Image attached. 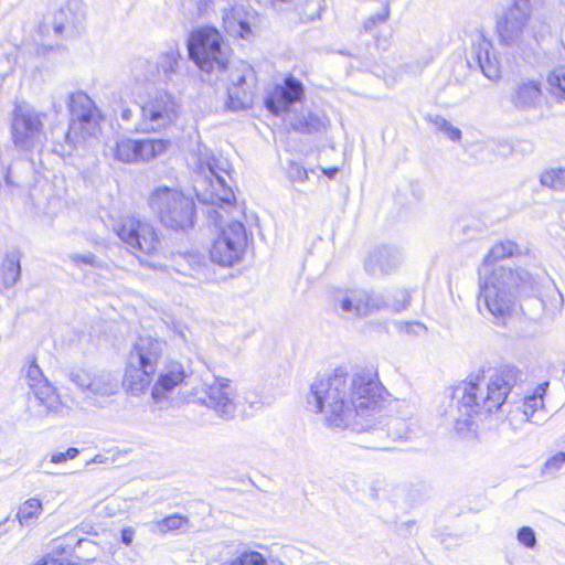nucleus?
<instances>
[{
    "instance_id": "nucleus-1",
    "label": "nucleus",
    "mask_w": 565,
    "mask_h": 565,
    "mask_svg": "<svg viewBox=\"0 0 565 565\" xmlns=\"http://www.w3.org/2000/svg\"><path fill=\"white\" fill-rule=\"evenodd\" d=\"M391 403L377 372L371 369L350 374L338 367L316 379L307 395L308 409L322 414L329 427L351 428L356 433L374 430L393 439L404 438L405 422L386 413Z\"/></svg>"
},
{
    "instance_id": "nucleus-40",
    "label": "nucleus",
    "mask_w": 565,
    "mask_h": 565,
    "mask_svg": "<svg viewBox=\"0 0 565 565\" xmlns=\"http://www.w3.org/2000/svg\"><path fill=\"white\" fill-rule=\"evenodd\" d=\"M70 260L74 266L82 267L83 265H87L95 268H103L104 263L100 260L94 253L86 252L84 254L74 253L71 254Z\"/></svg>"
},
{
    "instance_id": "nucleus-50",
    "label": "nucleus",
    "mask_w": 565,
    "mask_h": 565,
    "mask_svg": "<svg viewBox=\"0 0 565 565\" xmlns=\"http://www.w3.org/2000/svg\"><path fill=\"white\" fill-rule=\"evenodd\" d=\"M322 172L330 179H333L338 172H339V169L337 167H332V168H329V169H322Z\"/></svg>"
},
{
    "instance_id": "nucleus-6",
    "label": "nucleus",
    "mask_w": 565,
    "mask_h": 565,
    "mask_svg": "<svg viewBox=\"0 0 565 565\" xmlns=\"http://www.w3.org/2000/svg\"><path fill=\"white\" fill-rule=\"evenodd\" d=\"M531 275L523 269L498 266L480 286L479 310L482 306L497 319H504L513 306L515 291L530 284Z\"/></svg>"
},
{
    "instance_id": "nucleus-41",
    "label": "nucleus",
    "mask_w": 565,
    "mask_h": 565,
    "mask_svg": "<svg viewBox=\"0 0 565 565\" xmlns=\"http://www.w3.org/2000/svg\"><path fill=\"white\" fill-rule=\"evenodd\" d=\"M518 541L527 548H534L536 545V535L532 527L522 526L518 531Z\"/></svg>"
},
{
    "instance_id": "nucleus-24",
    "label": "nucleus",
    "mask_w": 565,
    "mask_h": 565,
    "mask_svg": "<svg viewBox=\"0 0 565 565\" xmlns=\"http://www.w3.org/2000/svg\"><path fill=\"white\" fill-rule=\"evenodd\" d=\"M542 98L541 82L535 79L521 81L510 95L511 104L522 110L535 108Z\"/></svg>"
},
{
    "instance_id": "nucleus-7",
    "label": "nucleus",
    "mask_w": 565,
    "mask_h": 565,
    "mask_svg": "<svg viewBox=\"0 0 565 565\" xmlns=\"http://www.w3.org/2000/svg\"><path fill=\"white\" fill-rule=\"evenodd\" d=\"M148 205L168 228L185 231L194 224V201L178 189L166 185L156 188L149 195Z\"/></svg>"
},
{
    "instance_id": "nucleus-43",
    "label": "nucleus",
    "mask_w": 565,
    "mask_h": 565,
    "mask_svg": "<svg viewBox=\"0 0 565 565\" xmlns=\"http://www.w3.org/2000/svg\"><path fill=\"white\" fill-rule=\"evenodd\" d=\"M77 551L81 553L82 551H85L88 553V557L85 558V561H94L98 553V546L95 542L87 540V539H81L77 542Z\"/></svg>"
},
{
    "instance_id": "nucleus-12",
    "label": "nucleus",
    "mask_w": 565,
    "mask_h": 565,
    "mask_svg": "<svg viewBox=\"0 0 565 565\" xmlns=\"http://www.w3.org/2000/svg\"><path fill=\"white\" fill-rule=\"evenodd\" d=\"M188 397L189 402L206 406L225 420L235 416L236 388L228 379L213 376L201 387H194Z\"/></svg>"
},
{
    "instance_id": "nucleus-25",
    "label": "nucleus",
    "mask_w": 565,
    "mask_h": 565,
    "mask_svg": "<svg viewBox=\"0 0 565 565\" xmlns=\"http://www.w3.org/2000/svg\"><path fill=\"white\" fill-rule=\"evenodd\" d=\"M548 387V382L540 384L534 393L524 398L522 403V414L525 422L539 424L545 418L544 395Z\"/></svg>"
},
{
    "instance_id": "nucleus-22",
    "label": "nucleus",
    "mask_w": 565,
    "mask_h": 565,
    "mask_svg": "<svg viewBox=\"0 0 565 565\" xmlns=\"http://www.w3.org/2000/svg\"><path fill=\"white\" fill-rule=\"evenodd\" d=\"M402 263V253L392 246H380L370 252L364 259V268L371 275H388Z\"/></svg>"
},
{
    "instance_id": "nucleus-11",
    "label": "nucleus",
    "mask_w": 565,
    "mask_h": 565,
    "mask_svg": "<svg viewBox=\"0 0 565 565\" xmlns=\"http://www.w3.org/2000/svg\"><path fill=\"white\" fill-rule=\"evenodd\" d=\"M139 110L137 131H157L171 125L180 111L178 98L164 88H156L149 92L145 100L136 104Z\"/></svg>"
},
{
    "instance_id": "nucleus-18",
    "label": "nucleus",
    "mask_w": 565,
    "mask_h": 565,
    "mask_svg": "<svg viewBox=\"0 0 565 565\" xmlns=\"http://www.w3.org/2000/svg\"><path fill=\"white\" fill-rule=\"evenodd\" d=\"M43 114L26 105H17L11 119L13 141L17 146L29 147L40 142L43 135Z\"/></svg>"
},
{
    "instance_id": "nucleus-16",
    "label": "nucleus",
    "mask_w": 565,
    "mask_h": 565,
    "mask_svg": "<svg viewBox=\"0 0 565 565\" xmlns=\"http://www.w3.org/2000/svg\"><path fill=\"white\" fill-rule=\"evenodd\" d=\"M114 230L129 250L138 257L139 254H152L159 246V237L154 227L146 221L122 217Z\"/></svg>"
},
{
    "instance_id": "nucleus-5",
    "label": "nucleus",
    "mask_w": 565,
    "mask_h": 565,
    "mask_svg": "<svg viewBox=\"0 0 565 565\" xmlns=\"http://www.w3.org/2000/svg\"><path fill=\"white\" fill-rule=\"evenodd\" d=\"M166 348V341L152 335L136 339L127 358L122 382L129 394L139 396L150 387Z\"/></svg>"
},
{
    "instance_id": "nucleus-36",
    "label": "nucleus",
    "mask_w": 565,
    "mask_h": 565,
    "mask_svg": "<svg viewBox=\"0 0 565 565\" xmlns=\"http://www.w3.org/2000/svg\"><path fill=\"white\" fill-rule=\"evenodd\" d=\"M275 565V559H267L262 553L257 551L242 552L231 565Z\"/></svg>"
},
{
    "instance_id": "nucleus-30",
    "label": "nucleus",
    "mask_w": 565,
    "mask_h": 565,
    "mask_svg": "<svg viewBox=\"0 0 565 565\" xmlns=\"http://www.w3.org/2000/svg\"><path fill=\"white\" fill-rule=\"evenodd\" d=\"M190 529V520L181 514H171L153 522V530L162 535L174 532H186Z\"/></svg>"
},
{
    "instance_id": "nucleus-21",
    "label": "nucleus",
    "mask_w": 565,
    "mask_h": 565,
    "mask_svg": "<svg viewBox=\"0 0 565 565\" xmlns=\"http://www.w3.org/2000/svg\"><path fill=\"white\" fill-rule=\"evenodd\" d=\"M303 95V85L292 76L287 77L284 84L276 85L266 97L265 105L274 115L278 116L289 109L291 105L300 100Z\"/></svg>"
},
{
    "instance_id": "nucleus-39",
    "label": "nucleus",
    "mask_w": 565,
    "mask_h": 565,
    "mask_svg": "<svg viewBox=\"0 0 565 565\" xmlns=\"http://www.w3.org/2000/svg\"><path fill=\"white\" fill-rule=\"evenodd\" d=\"M390 18V4L384 2L381 11L375 14H371L363 22V30L365 32H372L379 24L385 23Z\"/></svg>"
},
{
    "instance_id": "nucleus-19",
    "label": "nucleus",
    "mask_w": 565,
    "mask_h": 565,
    "mask_svg": "<svg viewBox=\"0 0 565 565\" xmlns=\"http://www.w3.org/2000/svg\"><path fill=\"white\" fill-rule=\"evenodd\" d=\"M192 371L179 361H170L158 373L157 381L151 387V398L160 408L168 403L169 394L179 385L185 383Z\"/></svg>"
},
{
    "instance_id": "nucleus-14",
    "label": "nucleus",
    "mask_w": 565,
    "mask_h": 565,
    "mask_svg": "<svg viewBox=\"0 0 565 565\" xmlns=\"http://www.w3.org/2000/svg\"><path fill=\"white\" fill-rule=\"evenodd\" d=\"M181 58L178 47H170L159 55L157 62L140 61L132 71L137 82H143L149 85L164 84L167 87H177L181 73L179 72V61Z\"/></svg>"
},
{
    "instance_id": "nucleus-37",
    "label": "nucleus",
    "mask_w": 565,
    "mask_h": 565,
    "mask_svg": "<svg viewBox=\"0 0 565 565\" xmlns=\"http://www.w3.org/2000/svg\"><path fill=\"white\" fill-rule=\"evenodd\" d=\"M429 121L435 126L437 130L443 132L448 139L452 141H458L461 139V130L455 126H452L446 118L443 116H429Z\"/></svg>"
},
{
    "instance_id": "nucleus-28",
    "label": "nucleus",
    "mask_w": 565,
    "mask_h": 565,
    "mask_svg": "<svg viewBox=\"0 0 565 565\" xmlns=\"http://www.w3.org/2000/svg\"><path fill=\"white\" fill-rule=\"evenodd\" d=\"M138 140V162L152 160L167 151L170 141L167 139L142 138Z\"/></svg>"
},
{
    "instance_id": "nucleus-20",
    "label": "nucleus",
    "mask_w": 565,
    "mask_h": 565,
    "mask_svg": "<svg viewBox=\"0 0 565 565\" xmlns=\"http://www.w3.org/2000/svg\"><path fill=\"white\" fill-rule=\"evenodd\" d=\"M303 95V85L292 76L287 77L284 84L276 85L266 97L265 105L274 115L278 116L289 109L291 105L300 100Z\"/></svg>"
},
{
    "instance_id": "nucleus-55",
    "label": "nucleus",
    "mask_w": 565,
    "mask_h": 565,
    "mask_svg": "<svg viewBox=\"0 0 565 565\" xmlns=\"http://www.w3.org/2000/svg\"><path fill=\"white\" fill-rule=\"evenodd\" d=\"M3 523H4V522H0V529L2 527ZM4 532H6V531L0 532V536H1Z\"/></svg>"
},
{
    "instance_id": "nucleus-3",
    "label": "nucleus",
    "mask_w": 565,
    "mask_h": 565,
    "mask_svg": "<svg viewBox=\"0 0 565 565\" xmlns=\"http://www.w3.org/2000/svg\"><path fill=\"white\" fill-rule=\"evenodd\" d=\"M520 375V371L510 365L470 375L451 390L443 416L458 435L465 437L472 430L476 418L503 411Z\"/></svg>"
},
{
    "instance_id": "nucleus-29",
    "label": "nucleus",
    "mask_w": 565,
    "mask_h": 565,
    "mask_svg": "<svg viewBox=\"0 0 565 565\" xmlns=\"http://www.w3.org/2000/svg\"><path fill=\"white\" fill-rule=\"evenodd\" d=\"M20 276V253L18 250L7 253L2 263V281L4 287H13L19 281Z\"/></svg>"
},
{
    "instance_id": "nucleus-51",
    "label": "nucleus",
    "mask_w": 565,
    "mask_h": 565,
    "mask_svg": "<svg viewBox=\"0 0 565 565\" xmlns=\"http://www.w3.org/2000/svg\"><path fill=\"white\" fill-rule=\"evenodd\" d=\"M57 15L55 17V25H54V30H55V33L57 34H61L65 29H66V25L62 22H57Z\"/></svg>"
},
{
    "instance_id": "nucleus-13",
    "label": "nucleus",
    "mask_w": 565,
    "mask_h": 565,
    "mask_svg": "<svg viewBox=\"0 0 565 565\" xmlns=\"http://www.w3.org/2000/svg\"><path fill=\"white\" fill-rule=\"evenodd\" d=\"M67 380L73 383L95 406H104L120 390V381L114 372L100 370L89 372L83 369L66 372Z\"/></svg>"
},
{
    "instance_id": "nucleus-32",
    "label": "nucleus",
    "mask_w": 565,
    "mask_h": 565,
    "mask_svg": "<svg viewBox=\"0 0 565 565\" xmlns=\"http://www.w3.org/2000/svg\"><path fill=\"white\" fill-rule=\"evenodd\" d=\"M42 512L43 505L41 500L38 498H31L19 507L17 520L22 526L30 525L33 520L39 519Z\"/></svg>"
},
{
    "instance_id": "nucleus-42",
    "label": "nucleus",
    "mask_w": 565,
    "mask_h": 565,
    "mask_svg": "<svg viewBox=\"0 0 565 565\" xmlns=\"http://www.w3.org/2000/svg\"><path fill=\"white\" fill-rule=\"evenodd\" d=\"M287 175L292 181L302 182L308 178V171L297 162L290 161L287 168Z\"/></svg>"
},
{
    "instance_id": "nucleus-46",
    "label": "nucleus",
    "mask_w": 565,
    "mask_h": 565,
    "mask_svg": "<svg viewBox=\"0 0 565 565\" xmlns=\"http://www.w3.org/2000/svg\"><path fill=\"white\" fill-rule=\"evenodd\" d=\"M399 330L406 333L418 334L419 332H425L426 327L420 322H401Z\"/></svg>"
},
{
    "instance_id": "nucleus-49",
    "label": "nucleus",
    "mask_w": 565,
    "mask_h": 565,
    "mask_svg": "<svg viewBox=\"0 0 565 565\" xmlns=\"http://www.w3.org/2000/svg\"><path fill=\"white\" fill-rule=\"evenodd\" d=\"M120 117L124 121H129L132 118V109L124 108L121 110Z\"/></svg>"
},
{
    "instance_id": "nucleus-4",
    "label": "nucleus",
    "mask_w": 565,
    "mask_h": 565,
    "mask_svg": "<svg viewBox=\"0 0 565 565\" xmlns=\"http://www.w3.org/2000/svg\"><path fill=\"white\" fill-rule=\"evenodd\" d=\"M543 28L532 18L530 0H513L497 21L500 44L523 60L536 54Z\"/></svg>"
},
{
    "instance_id": "nucleus-54",
    "label": "nucleus",
    "mask_w": 565,
    "mask_h": 565,
    "mask_svg": "<svg viewBox=\"0 0 565 565\" xmlns=\"http://www.w3.org/2000/svg\"><path fill=\"white\" fill-rule=\"evenodd\" d=\"M375 448H376V449H382V450H387V449H388V447H381V446H377V447H375Z\"/></svg>"
},
{
    "instance_id": "nucleus-8",
    "label": "nucleus",
    "mask_w": 565,
    "mask_h": 565,
    "mask_svg": "<svg viewBox=\"0 0 565 565\" xmlns=\"http://www.w3.org/2000/svg\"><path fill=\"white\" fill-rule=\"evenodd\" d=\"M334 309L340 308L342 313L352 317H365L374 311L388 309L399 312L409 305V294L407 290H399L397 298L390 302L382 294H369L365 290H335L332 296Z\"/></svg>"
},
{
    "instance_id": "nucleus-2",
    "label": "nucleus",
    "mask_w": 565,
    "mask_h": 565,
    "mask_svg": "<svg viewBox=\"0 0 565 565\" xmlns=\"http://www.w3.org/2000/svg\"><path fill=\"white\" fill-rule=\"evenodd\" d=\"M230 167L228 160L223 157L200 159L194 183L196 198L209 205V220L221 231L210 249L211 260L221 266H232L241 260L247 246V234L242 222L234 221L223 226L222 211L235 202L234 192L227 183L232 179Z\"/></svg>"
},
{
    "instance_id": "nucleus-38",
    "label": "nucleus",
    "mask_w": 565,
    "mask_h": 565,
    "mask_svg": "<svg viewBox=\"0 0 565 565\" xmlns=\"http://www.w3.org/2000/svg\"><path fill=\"white\" fill-rule=\"evenodd\" d=\"M17 64V55L15 50L10 49L6 50L4 47L0 49V77L4 78L10 75L15 67Z\"/></svg>"
},
{
    "instance_id": "nucleus-26",
    "label": "nucleus",
    "mask_w": 565,
    "mask_h": 565,
    "mask_svg": "<svg viewBox=\"0 0 565 565\" xmlns=\"http://www.w3.org/2000/svg\"><path fill=\"white\" fill-rule=\"evenodd\" d=\"M223 24L225 31L232 36L247 39L252 34L248 20L243 15L242 10L235 7L224 8Z\"/></svg>"
},
{
    "instance_id": "nucleus-52",
    "label": "nucleus",
    "mask_w": 565,
    "mask_h": 565,
    "mask_svg": "<svg viewBox=\"0 0 565 565\" xmlns=\"http://www.w3.org/2000/svg\"><path fill=\"white\" fill-rule=\"evenodd\" d=\"M106 461H107V458L103 455H96L92 460V462H95V463H105ZM89 463H90V461H88L86 465H89Z\"/></svg>"
},
{
    "instance_id": "nucleus-45",
    "label": "nucleus",
    "mask_w": 565,
    "mask_h": 565,
    "mask_svg": "<svg viewBox=\"0 0 565 565\" xmlns=\"http://www.w3.org/2000/svg\"><path fill=\"white\" fill-rule=\"evenodd\" d=\"M565 463V452L561 451L554 455L545 462V470L548 472H555Z\"/></svg>"
},
{
    "instance_id": "nucleus-44",
    "label": "nucleus",
    "mask_w": 565,
    "mask_h": 565,
    "mask_svg": "<svg viewBox=\"0 0 565 565\" xmlns=\"http://www.w3.org/2000/svg\"><path fill=\"white\" fill-rule=\"evenodd\" d=\"M79 455V450L75 447H70L64 452H55L51 456V462L53 463H62L68 459H74Z\"/></svg>"
},
{
    "instance_id": "nucleus-47",
    "label": "nucleus",
    "mask_w": 565,
    "mask_h": 565,
    "mask_svg": "<svg viewBox=\"0 0 565 565\" xmlns=\"http://www.w3.org/2000/svg\"><path fill=\"white\" fill-rule=\"evenodd\" d=\"M306 6H307V8L312 6L313 10L310 13H307L306 11L301 12L300 15H301L302 21H305V22L315 21L316 19L320 18L321 7L319 4L307 1Z\"/></svg>"
},
{
    "instance_id": "nucleus-15",
    "label": "nucleus",
    "mask_w": 565,
    "mask_h": 565,
    "mask_svg": "<svg viewBox=\"0 0 565 565\" xmlns=\"http://www.w3.org/2000/svg\"><path fill=\"white\" fill-rule=\"evenodd\" d=\"M26 383L34 395V416L45 417L62 414L65 405L61 402L55 387L44 377L42 370L32 359L24 370Z\"/></svg>"
},
{
    "instance_id": "nucleus-53",
    "label": "nucleus",
    "mask_w": 565,
    "mask_h": 565,
    "mask_svg": "<svg viewBox=\"0 0 565 565\" xmlns=\"http://www.w3.org/2000/svg\"><path fill=\"white\" fill-rule=\"evenodd\" d=\"M70 10H71L70 7H67L66 9H62L58 14L64 15L66 13V11H70Z\"/></svg>"
},
{
    "instance_id": "nucleus-27",
    "label": "nucleus",
    "mask_w": 565,
    "mask_h": 565,
    "mask_svg": "<svg viewBox=\"0 0 565 565\" xmlns=\"http://www.w3.org/2000/svg\"><path fill=\"white\" fill-rule=\"evenodd\" d=\"M290 126L295 131L301 134H315L326 129V117L310 110L301 111L290 120Z\"/></svg>"
},
{
    "instance_id": "nucleus-33",
    "label": "nucleus",
    "mask_w": 565,
    "mask_h": 565,
    "mask_svg": "<svg viewBox=\"0 0 565 565\" xmlns=\"http://www.w3.org/2000/svg\"><path fill=\"white\" fill-rule=\"evenodd\" d=\"M516 245L513 242L507 241L495 244L484 257V270L495 260L503 259L513 255Z\"/></svg>"
},
{
    "instance_id": "nucleus-35",
    "label": "nucleus",
    "mask_w": 565,
    "mask_h": 565,
    "mask_svg": "<svg viewBox=\"0 0 565 565\" xmlns=\"http://www.w3.org/2000/svg\"><path fill=\"white\" fill-rule=\"evenodd\" d=\"M548 90L557 98L565 97V66L554 68L547 76Z\"/></svg>"
},
{
    "instance_id": "nucleus-31",
    "label": "nucleus",
    "mask_w": 565,
    "mask_h": 565,
    "mask_svg": "<svg viewBox=\"0 0 565 565\" xmlns=\"http://www.w3.org/2000/svg\"><path fill=\"white\" fill-rule=\"evenodd\" d=\"M138 140L124 138L116 142L115 147L111 148L115 159L124 163H137L138 162Z\"/></svg>"
},
{
    "instance_id": "nucleus-23",
    "label": "nucleus",
    "mask_w": 565,
    "mask_h": 565,
    "mask_svg": "<svg viewBox=\"0 0 565 565\" xmlns=\"http://www.w3.org/2000/svg\"><path fill=\"white\" fill-rule=\"evenodd\" d=\"M472 58L487 78L491 81L500 78V63L493 51V45L482 34L472 44Z\"/></svg>"
},
{
    "instance_id": "nucleus-10",
    "label": "nucleus",
    "mask_w": 565,
    "mask_h": 565,
    "mask_svg": "<svg viewBox=\"0 0 565 565\" xmlns=\"http://www.w3.org/2000/svg\"><path fill=\"white\" fill-rule=\"evenodd\" d=\"M68 109L72 119L66 131H63L64 140L71 152L75 146L88 137L97 134L99 127V111L90 97L84 92H76L68 97ZM61 152L65 153L64 145Z\"/></svg>"
},
{
    "instance_id": "nucleus-48",
    "label": "nucleus",
    "mask_w": 565,
    "mask_h": 565,
    "mask_svg": "<svg viewBox=\"0 0 565 565\" xmlns=\"http://www.w3.org/2000/svg\"><path fill=\"white\" fill-rule=\"evenodd\" d=\"M135 537V531L131 527H124L120 532V541L126 546H129Z\"/></svg>"
},
{
    "instance_id": "nucleus-17",
    "label": "nucleus",
    "mask_w": 565,
    "mask_h": 565,
    "mask_svg": "<svg viewBox=\"0 0 565 565\" xmlns=\"http://www.w3.org/2000/svg\"><path fill=\"white\" fill-rule=\"evenodd\" d=\"M227 100L226 107L231 110H242L252 106L253 89L255 81L254 70L246 63L241 62L228 71Z\"/></svg>"
},
{
    "instance_id": "nucleus-34",
    "label": "nucleus",
    "mask_w": 565,
    "mask_h": 565,
    "mask_svg": "<svg viewBox=\"0 0 565 565\" xmlns=\"http://www.w3.org/2000/svg\"><path fill=\"white\" fill-rule=\"evenodd\" d=\"M543 186L552 190H565V169L556 168L544 171L540 177Z\"/></svg>"
},
{
    "instance_id": "nucleus-9",
    "label": "nucleus",
    "mask_w": 565,
    "mask_h": 565,
    "mask_svg": "<svg viewBox=\"0 0 565 565\" xmlns=\"http://www.w3.org/2000/svg\"><path fill=\"white\" fill-rule=\"evenodd\" d=\"M189 56L202 72H227L228 49L214 28H202L192 32L188 41Z\"/></svg>"
}]
</instances>
